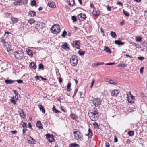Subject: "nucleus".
<instances>
[{"label": "nucleus", "instance_id": "nucleus-64", "mask_svg": "<svg viewBox=\"0 0 147 147\" xmlns=\"http://www.w3.org/2000/svg\"><path fill=\"white\" fill-rule=\"evenodd\" d=\"M11 132L13 134L17 133V131H11Z\"/></svg>", "mask_w": 147, "mask_h": 147}, {"label": "nucleus", "instance_id": "nucleus-54", "mask_svg": "<svg viewBox=\"0 0 147 147\" xmlns=\"http://www.w3.org/2000/svg\"><path fill=\"white\" fill-rule=\"evenodd\" d=\"M16 81L18 83H22L23 82V81L21 80H16Z\"/></svg>", "mask_w": 147, "mask_h": 147}, {"label": "nucleus", "instance_id": "nucleus-56", "mask_svg": "<svg viewBox=\"0 0 147 147\" xmlns=\"http://www.w3.org/2000/svg\"><path fill=\"white\" fill-rule=\"evenodd\" d=\"M125 21L124 20H122L120 23V25L121 26H123L124 24Z\"/></svg>", "mask_w": 147, "mask_h": 147}, {"label": "nucleus", "instance_id": "nucleus-14", "mask_svg": "<svg viewBox=\"0 0 147 147\" xmlns=\"http://www.w3.org/2000/svg\"><path fill=\"white\" fill-rule=\"evenodd\" d=\"M42 124L40 121H37L36 123V127L40 129H43V127L42 126Z\"/></svg>", "mask_w": 147, "mask_h": 147}, {"label": "nucleus", "instance_id": "nucleus-33", "mask_svg": "<svg viewBox=\"0 0 147 147\" xmlns=\"http://www.w3.org/2000/svg\"><path fill=\"white\" fill-rule=\"evenodd\" d=\"M71 85V84L70 83H68L67 87V91L69 92L70 91Z\"/></svg>", "mask_w": 147, "mask_h": 147}, {"label": "nucleus", "instance_id": "nucleus-22", "mask_svg": "<svg viewBox=\"0 0 147 147\" xmlns=\"http://www.w3.org/2000/svg\"><path fill=\"white\" fill-rule=\"evenodd\" d=\"M38 106L40 110L43 113H45V110L43 106L41 105H38Z\"/></svg>", "mask_w": 147, "mask_h": 147}, {"label": "nucleus", "instance_id": "nucleus-1", "mask_svg": "<svg viewBox=\"0 0 147 147\" xmlns=\"http://www.w3.org/2000/svg\"><path fill=\"white\" fill-rule=\"evenodd\" d=\"M99 113L97 109L94 108L90 110L88 113V115L92 121H95L97 120L99 117Z\"/></svg>", "mask_w": 147, "mask_h": 147}, {"label": "nucleus", "instance_id": "nucleus-24", "mask_svg": "<svg viewBox=\"0 0 147 147\" xmlns=\"http://www.w3.org/2000/svg\"><path fill=\"white\" fill-rule=\"evenodd\" d=\"M16 81L12 80H5V82L7 84H11L14 83Z\"/></svg>", "mask_w": 147, "mask_h": 147}, {"label": "nucleus", "instance_id": "nucleus-17", "mask_svg": "<svg viewBox=\"0 0 147 147\" xmlns=\"http://www.w3.org/2000/svg\"><path fill=\"white\" fill-rule=\"evenodd\" d=\"M69 45L67 43H65L63 45L62 48L66 50H69L70 48L68 47Z\"/></svg>", "mask_w": 147, "mask_h": 147}, {"label": "nucleus", "instance_id": "nucleus-60", "mask_svg": "<svg viewBox=\"0 0 147 147\" xmlns=\"http://www.w3.org/2000/svg\"><path fill=\"white\" fill-rule=\"evenodd\" d=\"M117 4L119 5L120 6H122L123 5V4L121 2H118L117 3Z\"/></svg>", "mask_w": 147, "mask_h": 147}, {"label": "nucleus", "instance_id": "nucleus-27", "mask_svg": "<svg viewBox=\"0 0 147 147\" xmlns=\"http://www.w3.org/2000/svg\"><path fill=\"white\" fill-rule=\"evenodd\" d=\"M75 4L74 0H69L68 4L69 5L73 6Z\"/></svg>", "mask_w": 147, "mask_h": 147}, {"label": "nucleus", "instance_id": "nucleus-41", "mask_svg": "<svg viewBox=\"0 0 147 147\" xmlns=\"http://www.w3.org/2000/svg\"><path fill=\"white\" fill-rule=\"evenodd\" d=\"M136 39L137 41L140 42L142 41V38L140 36L136 37Z\"/></svg>", "mask_w": 147, "mask_h": 147}, {"label": "nucleus", "instance_id": "nucleus-8", "mask_svg": "<svg viewBox=\"0 0 147 147\" xmlns=\"http://www.w3.org/2000/svg\"><path fill=\"white\" fill-rule=\"evenodd\" d=\"M93 104L95 107L100 106L101 104V100L99 98H94L93 99Z\"/></svg>", "mask_w": 147, "mask_h": 147}, {"label": "nucleus", "instance_id": "nucleus-48", "mask_svg": "<svg viewBox=\"0 0 147 147\" xmlns=\"http://www.w3.org/2000/svg\"><path fill=\"white\" fill-rule=\"evenodd\" d=\"M71 19L74 22H75L77 20L76 18L74 16H72Z\"/></svg>", "mask_w": 147, "mask_h": 147}, {"label": "nucleus", "instance_id": "nucleus-59", "mask_svg": "<svg viewBox=\"0 0 147 147\" xmlns=\"http://www.w3.org/2000/svg\"><path fill=\"white\" fill-rule=\"evenodd\" d=\"M114 142H116L118 141V139L116 137V136H115L114 137Z\"/></svg>", "mask_w": 147, "mask_h": 147}, {"label": "nucleus", "instance_id": "nucleus-49", "mask_svg": "<svg viewBox=\"0 0 147 147\" xmlns=\"http://www.w3.org/2000/svg\"><path fill=\"white\" fill-rule=\"evenodd\" d=\"M67 32L65 30H64V31H63L62 34V36L63 37H65L66 34H67Z\"/></svg>", "mask_w": 147, "mask_h": 147}, {"label": "nucleus", "instance_id": "nucleus-32", "mask_svg": "<svg viewBox=\"0 0 147 147\" xmlns=\"http://www.w3.org/2000/svg\"><path fill=\"white\" fill-rule=\"evenodd\" d=\"M77 146L79 147V145L75 143H71L70 144L69 147H76Z\"/></svg>", "mask_w": 147, "mask_h": 147}, {"label": "nucleus", "instance_id": "nucleus-43", "mask_svg": "<svg viewBox=\"0 0 147 147\" xmlns=\"http://www.w3.org/2000/svg\"><path fill=\"white\" fill-rule=\"evenodd\" d=\"M20 115L23 118H24L25 117V115L23 112L20 113Z\"/></svg>", "mask_w": 147, "mask_h": 147}, {"label": "nucleus", "instance_id": "nucleus-2", "mask_svg": "<svg viewBox=\"0 0 147 147\" xmlns=\"http://www.w3.org/2000/svg\"><path fill=\"white\" fill-rule=\"evenodd\" d=\"M15 58L18 60H21L23 59L24 55V53L22 51L18 50L14 52Z\"/></svg>", "mask_w": 147, "mask_h": 147}, {"label": "nucleus", "instance_id": "nucleus-45", "mask_svg": "<svg viewBox=\"0 0 147 147\" xmlns=\"http://www.w3.org/2000/svg\"><path fill=\"white\" fill-rule=\"evenodd\" d=\"M93 125L94 128H98V125L96 122H94L93 124Z\"/></svg>", "mask_w": 147, "mask_h": 147}, {"label": "nucleus", "instance_id": "nucleus-35", "mask_svg": "<svg viewBox=\"0 0 147 147\" xmlns=\"http://www.w3.org/2000/svg\"><path fill=\"white\" fill-rule=\"evenodd\" d=\"M26 124H27L26 123H25L24 122H23V121H22L20 123V125H22V127L23 128H24V127H27V126L26 125Z\"/></svg>", "mask_w": 147, "mask_h": 147}, {"label": "nucleus", "instance_id": "nucleus-11", "mask_svg": "<svg viewBox=\"0 0 147 147\" xmlns=\"http://www.w3.org/2000/svg\"><path fill=\"white\" fill-rule=\"evenodd\" d=\"M78 18L79 20L83 21L86 19V17L85 14L81 13L78 15Z\"/></svg>", "mask_w": 147, "mask_h": 147}, {"label": "nucleus", "instance_id": "nucleus-5", "mask_svg": "<svg viewBox=\"0 0 147 147\" xmlns=\"http://www.w3.org/2000/svg\"><path fill=\"white\" fill-rule=\"evenodd\" d=\"M74 138L77 140L81 141L83 139V136L81 134V133L79 131H74Z\"/></svg>", "mask_w": 147, "mask_h": 147}, {"label": "nucleus", "instance_id": "nucleus-31", "mask_svg": "<svg viewBox=\"0 0 147 147\" xmlns=\"http://www.w3.org/2000/svg\"><path fill=\"white\" fill-rule=\"evenodd\" d=\"M48 5L51 8H53L55 7V4L53 3H49Z\"/></svg>", "mask_w": 147, "mask_h": 147}, {"label": "nucleus", "instance_id": "nucleus-36", "mask_svg": "<svg viewBox=\"0 0 147 147\" xmlns=\"http://www.w3.org/2000/svg\"><path fill=\"white\" fill-rule=\"evenodd\" d=\"M10 102L11 103L15 105L16 103V102L14 100V97H12V98L10 100Z\"/></svg>", "mask_w": 147, "mask_h": 147}, {"label": "nucleus", "instance_id": "nucleus-55", "mask_svg": "<svg viewBox=\"0 0 147 147\" xmlns=\"http://www.w3.org/2000/svg\"><path fill=\"white\" fill-rule=\"evenodd\" d=\"M78 89L77 88V89H76L75 90V92H74V95H73V96L72 97L73 98H74V96H75L76 94V93L77 91H78Z\"/></svg>", "mask_w": 147, "mask_h": 147}, {"label": "nucleus", "instance_id": "nucleus-19", "mask_svg": "<svg viewBox=\"0 0 147 147\" xmlns=\"http://www.w3.org/2000/svg\"><path fill=\"white\" fill-rule=\"evenodd\" d=\"M88 133L87 135L88 136L89 138H91L92 136V133L90 128H89L88 131Z\"/></svg>", "mask_w": 147, "mask_h": 147}, {"label": "nucleus", "instance_id": "nucleus-42", "mask_svg": "<svg viewBox=\"0 0 147 147\" xmlns=\"http://www.w3.org/2000/svg\"><path fill=\"white\" fill-rule=\"evenodd\" d=\"M13 91L15 94V96H17L18 98L19 96H20V95L18 93V92L15 90H13Z\"/></svg>", "mask_w": 147, "mask_h": 147}, {"label": "nucleus", "instance_id": "nucleus-53", "mask_svg": "<svg viewBox=\"0 0 147 147\" xmlns=\"http://www.w3.org/2000/svg\"><path fill=\"white\" fill-rule=\"evenodd\" d=\"M138 59H139L140 60L142 61V60H143L144 59V58L143 57H138Z\"/></svg>", "mask_w": 147, "mask_h": 147}, {"label": "nucleus", "instance_id": "nucleus-34", "mask_svg": "<svg viewBox=\"0 0 147 147\" xmlns=\"http://www.w3.org/2000/svg\"><path fill=\"white\" fill-rule=\"evenodd\" d=\"M35 21L34 19H30L28 21V23L30 24H31L35 22Z\"/></svg>", "mask_w": 147, "mask_h": 147}, {"label": "nucleus", "instance_id": "nucleus-62", "mask_svg": "<svg viewBox=\"0 0 147 147\" xmlns=\"http://www.w3.org/2000/svg\"><path fill=\"white\" fill-rule=\"evenodd\" d=\"M107 9L109 11H110L111 10V7L107 6Z\"/></svg>", "mask_w": 147, "mask_h": 147}, {"label": "nucleus", "instance_id": "nucleus-28", "mask_svg": "<svg viewBox=\"0 0 147 147\" xmlns=\"http://www.w3.org/2000/svg\"><path fill=\"white\" fill-rule=\"evenodd\" d=\"M114 42L115 44L118 45H122L124 44V43L121 42L120 40H115Z\"/></svg>", "mask_w": 147, "mask_h": 147}, {"label": "nucleus", "instance_id": "nucleus-25", "mask_svg": "<svg viewBox=\"0 0 147 147\" xmlns=\"http://www.w3.org/2000/svg\"><path fill=\"white\" fill-rule=\"evenodd\" d=\"M30 139L28 140L29 143L31 144H34L35 143L36 141L32 138L30 137Z\"/></svg>", "mask_w": 147, "mask_h": 147}, {"label": "nucleus", "instance_id": "nucleus-18", "mask_svg": "<svg viewBox=\"0 0 147 147\" xmlns=\"http://www.w3.org/2000/svg\"><path fill=\"white\" fill-rule=\"evenodd\" d=\"M104 50L106 51V52L108 53H111V50L109 48V47L107 46L104 47Z\"/></svg>", "mask_w": 147, "mask_h": 147}, {"label": "nucleus", "instance_id": "nucleus-26", "mask_svg": "<svg viewBox=\"0 0 147 147\" xmlns=\"http://www.w3.org/2000/svg\"><path fill=\"white\" fill-rule=\"evenodd\" d=\"M12 23L13 24H15L18 21V19L17 18L12 17L11 18Z\"/></svg>", "mask_w": 147, "mask_h": 147}, {"label": "nucleus", "instance_id": "nucleus-23", "mask_svg": "<svg viewBox=\"0 0 147 147\" xmlns=\"http://www.w3.org/2000/svg\"><path fill=\"white\" fill-rule=\"evenodd\" d=\"M52 111L53 112L56 113H60V111L59 110H57L55 108V106L54 105H53V107L52 108Z\"/></svg>", "mask_w": 147, "mask_h": 147}, {"label": "nucleus", "instance_id": "nucleus-61", "mask_svg": "<svg viewBox=\"0 0 147 147\" xmlns=\"http://www.w3.org/2000/svg\"><path fill=\"white\" fill-rule=\"evenodd\" d=\"M3 46L5 47L7 46V45L8 44V43L7 42L5 41L4 43H3Z\"/></svg>", "mask_w": 147, "mask_h": 147}, {"label": "nucleus", "instance_id": "nucleus-12", "mask_svg": "<svg viewBox=\"0 0 147 147\" xmlns=\"http://www.w3.org/2000/svg\"><path fill=\"white\" fill-rule=\"evenodd\" d=\"M119 92L117 90H114L111 92V95L113 96H117Z\"/></svg>", "mask_w": 147, "mask_h": 147}, {"label": "nucleus", "instance_id": "nucleus-10", "mask_svg": "<svg viewBox=\"0 0 147 147\" xmlns=\"http://www.w3.org/2000/svg\"><path fill=\"white\" fill-rule=\"evenodd\" d=\"M46 136L47 139L49 142L51 143L54 140L53 136V135H50L49 134H46Z\"/></svg>", "mask_w": 147, "mask_h": 147}, {"label": "nucleus", "instance_id": "nucleus-15", "mask_svg": "<svg viewBox=\"0 0 147 147\" xmlns=\"http://www.w3.org/2000/svg\"><path fill=\"white\" fill-rule=\"evenodd\" d=\"M36 12L34 11H31L28 13V15L31 17H34L36 15Z\"/></svg>", "mask_w": 147, "mask_h": 147}, {"label": "nucleus", "instance_id": "nucleus-4", "mask_svg": "<svg viewBox=\"0 0 147 147\" xmlns=\"http://www.w3.org/2000/svg\"><path fill=\"white\" fill-rule=\"evenodd\" d=\"M78 62L77 57L76 55L72 56L70 59V63L73 66H76Z\"/></svg>", "mask_w": 147, "mask_h": 147}, {"label": "nucleus", "instance_id": "nucleus-39", "mask_svg": "<svg viewBox=\"0 0 147 147\" xmlns=\"http://www.w3.org/2000/svg\"><path fill=\"white\" fill-rule=\"evenodd\" d=\"M104 62H101V63H94V66L95 67H97L99 65H102L104 64Z\"/></svg>", "mask_w": 147, "mask_h": 147}, {"label": "nucleus", "instance_id": "nucleus-47", "mask_svg": "<svg viewBox=\"0 0 147 147\" xmlns=\"http://www.w3.org/2000/svg\"><path fill=\"white\" fill-rule=\"evenodd\" d=\"M124 14L126 16H129V13L124 10H123V11Z\"/></svg>", "mask_w": 147, "mask_h": 147}, {"label": "nucleus", "instance_id": "nucleus-13", "mask_svg": "<svg viewBox=\"0 0 147 147\" xmlns=\"http://www.w3.org/2000/svg\"><path fill=\"white\" fill-rule=\"evenodd\" d=\"M29 67L32 69H35L36 68V66L34 62H31L30 63Z\"/></svg>", "mask_w": 147, "mask_h": 147}, {"label": "nucleus", "instance_id": "nucleus-44", "mask_svg": "<svg viewBox=\"0 0 147 147\" xmlns=\"http://www.w3.org/2000/svg\"><path fill=\"white\" fill-rule=\"evenodd\" d=\"M128 134L129 136H131L134 135V133L133 131H129L128 132Z\"/></svg>", "mask_w": 147, "mask_h": 147}, {"label": "nucleus", "instance_id": "nucleus-21", "mask_svg": "<svg viewBox=\"0 0 147 147\" xmlns=\"http://www.w3.org/2000/svg\"><path fill=\"white\" fill-rule=\"evenodd\" d=\"M26 51L27 53V54L29 55L32 57L33 54H32V51L31 50L28 49L26 50Z\"/></svg>", "mask_w": 147, "mask_h": 147}, {"label": "nucleus", "instance_id": "nucleus-58", "mask_svg": "<svg viewBox=\"0 0 147 147\" xmlns=\"http://www.w3.org/2000/svg\"><path fill=\"white\" fill-rule=\"evenodd\" d=\"M144 69V67H142L140 69V74H142L143 72V70Z\"/></svg>", "mask_w": 147, "mask_h": 147}, {"label": "nucleus", "instance_id": "nucleus-40", "mask_svg": "<svg viewBox=\"0 0 147 147\" xmlns=\"http://www.w3.org/2000/svg\"><path fill=\"white\" fill-rule=\"evenodd\" d=\"M21 4V5H24L27 3V0H20Z\"/></svg>", "mask_w": 147, "mask_h": 147}, {"label": "nucleus", "instance_id": "nucleus-9", "mask_svg": "<svg viewBox=\"0 0 147 147\" xmlns=\"http://www.w3.org/2000/svg\"><path fill=\"white\" fill-rule=\"evenodd\" d=\"M72 45L74 47L79 49L80 47V42L79 41L75 40L74 41Z\"/></svg>", "mask_w": 147, "mask_h": 147}, {"label": "nucleus", "instance_id": "nucleus-16", "mask_svg": "<svg viewBox=\"0 0 147 147\" xmlns=\"http://www.w3.org/2000/svg\"><path fill=\"white\" fill-rule=\"evenodd\" d=\"M7 50L8 53L9 54V55H12L13 53H14V52H13V51L12 49L9 47L7 48Z\"/></svg>", "mask_w": 147, "mask_h": 147}, {"label": "nucleus", "instance_id": "nucleus-57", "mask_svg": "<svg viewBox=\"0 0 147 147\" xmlns=\"http://www.w3.org/2000/svg\"><path fill=\"white\" fill-rule=\"evenodd\" d=\"M114 64H115L114 63H106L105 64V65H114Z\"/></svg>", "mask_w": 147, "mask_h": 147}, {"label": "nucleus", "instance_id": "nucleus-29", "mask_svg": "<svg viewBox=\"0 0 147 147\" xmlns=\"http://www.w3.org/2000/svg\"><path fill=\"white\" fill-rule=\"evenodd\" d=\"M20 0H17L15 2H14L13 4L15 5H18L21 4Z\"/></svg>", "mask_w": 147, "mask_h": 147}, {"label": "nucleus", "instance_id": "nucleus-52", "mask_svg": "<svg viewBox=\"0 0 147 147\" xmlns=\"http://www.w3.org/2000/svg\"><path fill=\"white\" fill-rule=\"evenodd\" d=\"M118 67H125V64H120L118 65Z\"/></svg>", "mask_w": 147, "mask_h": 147}, {"label": "nucleus", "instance_id": "nucleus-37", "mask_svg": "<svg viewBox=\"0 0 147 147\" xmlns=\"http://www.w3.org/2000/svg\"><path fill=\"white\" fill-rule=\"evenodd\" d=\"M78 53L81 56H82L84 55L85 53V51H83L81 50H80L78 51Z\"/></svg>", "mask_w": 147, "mask_h": 147}, {"label": "nucleus", "instance_id": "nucleus-6", "mask_svg": "<svg viewBox=\"0 0 147 147\" xmlns=\"http://www.w3.org/2000/svg\"><path fill=\"white\" fill-rule=\"evenodd\" d=\"M127 100L129 103H133L134 102L135 97L131 94L130 92H129V94H127Z\"/></svg>", "mask_w": 147, "mask_h": 147}, {"label": "nucleus", "instance_id": "nucleus-30", "mask_svg": "<svg viewBox=\"0 0 147 147\" xmlns=\"http://www.w3.org/2000/svg\"><path fill=\"white\" fill-rule=\"evenodd\" d=\"M111 36L114 38H115L116 37L117 35L114 32H113V31H111V32L110 33Z\"/></svg>", "mask_w": 147, "mask_h": 147}, {"label": "nucleus", "instance_id": "nucleus-46", "mask_svg": "<svg viewBox=\"0 0 147 147\" xmlns=\"http://www.w3.org/2000/svg\"><path fill=\"white\" fill-rule=\"evenodd\" d=\"M31 4L32 6H34L36 5V1L35 0H33L31 2Z\"/></svg>", "mask_w": 147, "mask_h": 147}, {"label": "nucleus", "instance_id": "nucleus-38", "mask_svg": "<svg viewBox=\"0 0 147 147\" xmlns=\"http://www.w3.org/2000/svg\"><path fill=\"white\" fill-rule=\"evenodd\" d=\"M71 118L73 120H76L78 119L77 117L74 114H71Z\"/></svg>", "mask_w": 147, "mask_h": 147}, {"label": "nucleus", "instance_id": "nucleus-7", "mask_svg": "<svg viewBox=\"0 0 147 147\" xmlns=\"http://www.w3.org/2000/svg\"><path fill=\"white\" fill-rule=\"evenodd\" d=\"M44 24L42 22H39L37 23L35 26V28L36 29L40 30L44 28Z\"/></svg>", "mask_w": 147, "mask_h": 147}, {"label": "nucleus", "instance_id": "nucleus-50", "mask_svg": "<svg viewBox=\"0 0 147 147\" xmlns=\"http://www.w3.org/2000/svg\"><path fill=\"white\" fill-rule=\"evenodd\" d=\"M44 68V66L42 63L38 65V69H42Z\"/></svg>", "mask_w": 147, "mask_h": 147}, {"label": "nucleus", "instance_id": "nucleus-51", "mask_svg": "<svg viewBox=\"0 0 147 147\" xmlns=\"http://www.w3.org/2000/svg\"><path fill=\"white\" fill-rule=\"evenodd\" d=\"M109 84H113V85H116V83L115 82H114L112 80H110L109 82Z\"/></svg>", "mask_w": 147, "mask_h": 147}, {"label": "nucleus", "instance_id": "nucleus-63", "mask_svg": "<svg viewBox=\"0 0 147 147\" xmlns=\"http://www.w3.org/2000/svg\"><path fill=\"white\" fill-rule=\"evenodd\" d=\"M27 130V129H23V133L24 135V134L26 133V132Z\"/></svg>", "mask_w": 147, "mask_h": 147}, {"label": "nucleus", "instance_id": "nucleus-3", "mask_svg": "<svg viewBox=\"0 0 147 147\" xmlns=\"http://www.w3.org/2000/svg\"><path fill=\"white\" fill-rule=\"evenodd\" d=\"M52 32L53 34H57L60 32L61 31L60 26L58 24H55L52 26L51 28Z\"/></svg>", "mask_w": 147, "mask_h": 147}, {"label": "nucleus", "instance_id": "nucleus-20", "mask_svg": "<svg viewBox=\"0 0 147 147\" xmlns=\"http://www.w3.org/2000/svg\"><path fill=\"white\" fill-rule=\"evenodd\" d=\"M100 11L98 10H94L92 11V14L94 15H97L98 16H99L100 15Z\"/></svg>", "mask_w": 147, "mask_h": 147}]
</instances>
